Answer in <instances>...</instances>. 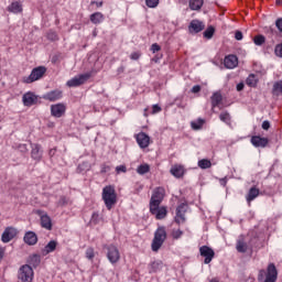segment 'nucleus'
<instances>
[{"mask_svg":"<svg viewBox=\"0 0 282 282\" xmlns=\"http://www.w3.org/2000/svg\"><path fill=\"white\" fill-rule=\"evenodd\" d=\"M101 197L108 210H111L118 203V194L116 193V187H113V185L105 186Z\"/></svg>","mask_w":282,"mask_h":282,"instance_id":"obj_1","label":"nucleus"},{"mask_svg":"<svg viewBox=\"0 0 282 282\" xmlns=\"http://www.w3.org/2000/svg\"><path fill=\"white\" fill-rule=\"evenodd\" d=\"M279 278V271H276V265L274 263H270L265 270H260L258 274V281L263 282H276V279Z\"/></svg>","mask_w":282,"mask_h":282,"instance_id":"obj_2","label":"nucleus"},{"mask_svg":"<svg viewBox=\"0 0 282 282\" xmlns=\"http://www.w3.org/2000/svg\"><path fill=\"white\" fill-rule=\"evenodd\" d=\"M164 241H166V227H159L154 232V238L152 240V251L158 252L164 245Z\"/></svg>","mask_w":282,"mask_h":282,"instance_id":"obj_3","label":"nucleus"},{"mask_svg":"<svg viewBox=\"0 0 282 282\" xmlns=\"http://www.w3.org/2000/svg\"><path fill=\"white\" fill-rule=\"evenodd\" d=\"M165 191L163 187H156L153 191V194L150 199V213H155L158 210V207L162 202L164 200Z\"/></svg>","mask_w":282,"mask_h":282,"instance_id":"obj_4","label":"nucleus"},{"mask_svg":"<svg viewBox=\"0 0 282 282\" xmlns=\"http://www.w3.org/2000/svg\"><path fill=\"white\" fill-rule=\"evenodd\" d=\"M46 72H47V68L45 66L35 67L32 69L30 76L23 77L22 83H25L26 85L36 83V80H41V78L45 76Z\"/></svg>","mask_w":282,"mask_h":282,"instance_id":"obj_5","label":"nucleus"},{"mask_svg":"<svg viewBox=\"0 0 282 282\" xmlns=\"http://www.w3.org/2000/svg\"><path fill=\"white\" fill-rule=\"evenodd\" d=\"M34 278V270H32V267L30 264H24L20 268L18 279L22 282H32V279Z\"/></svg>","mask_w":282,"mask_h":282,"instance_id":"obj_6","label":"nucleus"},{"mask_svg":"<svg viewBox=\"0 0 282 282\" xmlns=\"http://www.w3.org/2000/svg\"><path fill=\"white\" fill-rule=\"evenodd\" d=\"M91 78V73L82 74L68 80L66 83L67 87H80V85H85Z\"/></svg>","mask_w":282,"mask_h":282,"instance_id":"obj_7","label":"nucleus"},{"mask_svg":"<svg viewBox=\"0 0 282 282\" xmlns=\"http://www.w3.org/2000/svg\"><path fill=\"white\" fill-rule=\"evenodd\" d=\"M187 210H188V205L185 203H182L181 205L177 206L176 216H175L176 224H184V221H186Z\"/></svg>","mask_w":282,"mask_h":282,"instance_id":"obj_8","label":"nucleus"},{"mask_svg":"<svg viewBox=\"0 0 282 282\" xmlns=\"http://www.w3.org/2000/svg\"><path fill=\"white\" fill-rule=\"evenodd\" d=\"M17 235H19V231L17 230V228L7 227L4 229V231L2 232L1 241L3 243H10V241H12V239H14V237H17Z\"/></svg>","mask_w":282,"mask_h":282,"instance_id":"obj_9","label":"nucleus"},{"mask_svg":"<svg viewBox=\"0 0 282 282\" xmlns=\"http://www.w3.org/2000/svg\"><path fill=\"white\" fill-rule=\"evenodd\" d=\"M200 257H204V263L208 264L213 259H215V250L208 246H203L199 248Z\"/></svg>","mask_w":282,"mask_h":282,"instance_id":"obj_10","label":"nucleus"},{"mask_svg":"<svg viewBox=\"0 0 282 282\" xmlns=\"http://www.w3.org/2000/svg\"><path fill=\"white\" fill-rule=\"evenodd\" d=\"M107 258L110 263H118V261H120V251L118 250V247L110 245L107 247Z\"/></svg>","mask_w":282,"mask_h":282,"instance_id":"obj_11","label":"nucleus"},{"mask_svg":"<svg viewBox=\"0 0 282 282\" xmlns=\"http://www.w3.org/2000/svg\"><path fill=\"white\" fill-rule=\"evenodd\" d=\"M206 24L199 20H192L188 25V31L191 34H199V32H203L205 30Z\"/></svg>","mask_w":282,"mask_h":282,"instance_id":"obj_12","label":"nucleus"},{"mask_svg":"<svg viewBox=\"0 0 282 282\" xmlns=\"http://www.w3.org/2000/svg\"><path fill=\"white\" fill-rule=\"evenodd\" d=\"M66 107L64 104H56L51 106V113L54 118H63L66 111Z\"/></svg>","mask_w":282,"mask_h":282,"instance_id":"obj_13","label":"nucleus"},{"mask_svg":"<svg viewBox=\"0 0 282 282\" xmlns=\"http://www.w3.org/2000/svg\"><path fill=\"white\" fill-rule=\"evenodd\" d=\"M36 214L41 217L42 228H45V230H52V218L47 214H43L41 210H37Z\"/></svg>","mask_w":282,"mask_h":282,"instance_id":"obj_14","label":"nucleus"},{"mask_svg":"<svg viewBox=\"0 0 282 282\" xmlns=\"http://www.w3.org/2000/svg\"><path fill=\"white\" fill-rule=\"evenodd\" d=\"M224 65L227 69H235L239 65V58L236 55H228L225 57Z\"/></svg>","mask_w":282,"mask_h":282,"instance_id":"obj_15","label":"nucleus"},{"mask_svg":"<svg viewBox=\"0 0 282 282\" xmlns=\"http://www.w3.org/2000/svg\"><path fill=\"white\" fill-rule=\"evenodd\" d=\"M137 142L141 149H147L151 142V138L147 133L140 132L137 134Z\"/></svg>","mask_w":282,"mask_h":282,"instance_id":"obj_16","label":"nucleus"},{"mask_svg":"<svg viewBox=\"0 0 282 282\" xmlns=\"http://www.w3.org/2000/svg\"><path fill=\"white\" fill-rule=\"evenodd\" d=\"M23 102L25 107H32V105H36V102H39V97L33 93H26L23 95Z\"/></svg>","mask_w":282,"mask_h":282,"instance_id":"obj_17","label":"nucleus"},{"mask_svg":"<svg viewBox=\"0 0 282 282\" xmlns=\"http://www.w3.org/2000/svg\"><path fill=\"white\" fill-rule=\"evenodd\" d=\"M44 100H50V102H54V100H59L63 98V91L61 90H52L42 97Z\"/></svg>","mask_w":282,"mask_h":282,"instance_id":"obj_18","label":"nucleus"},{"mask_svg":"<svg viewBox=\"0 0 282 282\" xmlns=\"http://www.w3.org/2000/svg\"><path fill=\"white\" fill-rule=\"evenodd\" d=\"M39 241V237L34 234V231H28L24 235V242L28 243V246H36Z\"/></svg>","mask_w":282,"mask_h":282,"instance_id":"obj_19","label":"nucleus"},{"mask_svg":"<svg viewBox=\"0 0 282 282\" xmlns=\"http://www.w3.org/2000/svg\"><path fill=\"white\" fill-rule=\"evenodd\" d=\"M56 246H58V242L56 240H51L43 249L42 254L43 257L50 254V252H54L56 250Z\"/></svg>","mask_w":282,"mask_h":282,"instance_id":"obj_20","label":"nucleus"},{"mask_svg":"<svg viewBox=\"0 0 282 282\" xmlns=\"http://www.w3.org/2000/svg\"><path fill=\"white\" fill-rule=\"evenodd\" d=\"M268 138H261V137H252L251 138V143L253 147H262L265 148L268 147Z\"/></svg>","mask_w":282,"mask_h":282,"instance_id":"obj_21","label":"nucleus"},{"mask_svg":"<svg viewBox=\"0 0 282 282\" xmlns=\"http://www.w3.org/2000/svg\"><path fill=\"white\" fill-rule=\"evenodd\" d=\"M152 215H155V219H164L167 215V210H166V207L163 206V207H158L155 209V212H150Z\"/></svg>","mask_w":282,"mask_h":282,"instance_id":"obj_22","label":"nucleus"},{"mask_svg":"<svg viewBox=\"0 0 282 282\" xmlns=\"http://www.w3.org/2000/svg\"><path fill=\"white\" fill-rule=\"evenodd\" d=\"M8 11L18 14V12H23V6L18 1L12 2L11 6L8 7Z\"/></svg>","mask_w":282,"mask_h":282,"instance_id":"obj_23","label":"nucleus"},{"mask_svg":"<svg viewBox=\"0 0 282 282\" xmlns=\"http://www.w3.org/2000/svg\"><path fill=\"white\" fill-rule=\"evenodd\" d=\"M171 173L174 175V177H183L184 176V166H182V165H174L171 169Z\"/></svg>","mask_w":282,"mask_h":282,"instance_id":"obj_24","label":"nucleus"},{"mask_svg":"<svg viewBox=\"0 0 282 282\" xmlns=\"http://www.w3.org/2000/svg\"><path fill=\"white\" fill-rule=\"evenodd\" d=\"M257 197H259V188L251 187L247 195V202H252L253 199H257Z\"/></svg>","mask_w":282,"mask_h":282,"instance_id":"obj_25","label":"nucleus"},{"mask_svg":"<svg viewBox=\"0 0 282 282\" xmlns=\"http://www.w3.org/2000/svg\"><path fill=\"white\" fill-rule=\"evenodd\" d=\"M105 18V15H102V13L100 12H95L90 15V21L91 23H94L95 25H98V23L102 22V19Z\"/></svg>","mask_w":282,"mask_h":282,"instance_id":"obj_26","label":"nucleus"},{"mask_svg":"<svg viewBox=\"0 0 282 282\" xmlns=\"http://www.w3.org/2000/svg\"><path fill=\"white\" fill-rule=\"evenodd\" d=\"M202 6H204V0H189L191 10H202Z\"/></svg>","mask_w":282,"mask_h":282,"instance_id":"obj_27","label":"nucleus"},{"mask_svg":"<svg viewBox=\"0 0 282 282\" xmlns=\"http://www.w3.org/2000/svg\"><path fill=\"white\" fill-rule=\"evenodd\" d=\"M224 100L221 93H214L212 96V107H218V105Z\"/></svg>","mask_w":282,"mask_h":282,"instance_id":"obj_28","label":"nucleus"},{"mask_svg":"<svg viewBox=\"0 0 282 282\" xmlns=\"http://www.w3.org/2000/svg\"><path fill=\"white\" fill-rule=\"evenodd\" d=\"M31 155H32L33 160H41V145L40 144L33 145Z\"/></svg>","mask_w":282,"mask_h":282,"instance_id":"obj_29","label":"nucleus"},{"mask_svg":"<svg viewBox=\"0 0 282 282\" xmlns=\"http://www.w3.org/2000/svg\"><path fill=\"white\" fill-rule=\"evenodd\" d=\"M236 250L239 252H248V243H246L243 240H238L236 245Z\"/></svg>","mask_w":282,"mask_h":282,"instance_id":"obj_30","label":"nucleus"},{"mask_svg":"<svg viewBox=\"0 0 282 282\" xmlns=\"http://www.w3.org/2000/svg\"><path fill=\"white\" fill-rule=\"evenodd\" d=\"M204 39H213L215 36V26L209 25L203 33Z\"/></svg>","mask_w":282,"mask_h":282,"instance_id":"obj_31","label":"nucleus"},{"mask_svg":"<svg viewBox=\"0 0 282 282\" xmlns=\"http://www.w3.org/2000/svg\"><path fill=\"white\" fill-rule=\"evenodd\" d=\"M273 96H281L282 95V82H276L274 85H273Z\"/></svg>","mask_w":282,"mask_h":282,"instance_id":"obj_32","label":"nucleus"},{"mask_svg":"<svg viewBox=\"0 0 282 282\" xmlns=\"http://www.w3.org/2000/svg\"><path fill=\"white\" fill-rule=\"evenodd\" d=\"M149 171H151V166H149V164L139 165L137 169V173H139V175H145Z\"/></svg>","mask_w":282,"mask_h":282,"instance_id":"obj_33","label":"nucleus"},{"mask_svg":"<svg viewBox=\"0 0 282 282\" xmlns=\"http://www.w3.org/2000/svg\"><path fill=\"white\" fill-rule=\"evenodd\" d=\"M246 84L249 87H257V76L254 74H251L248 76Z\"/></svg>","mask_w":282,"mask_h":282,"instance_id":"obj_34","label":"nucleus"},{"mask_svg":"<svg viewBox=\"0 0 282 282\" xmlns=\"http://www.w3.org/2000/svg\"><path fill=\"white\" fill-rule=\"evenodd\" d=\"M29 263H31V265L36 268V265L41 263V257L39 254H32L29 259Z\"/></svg>","mask_w":282,"mask_h":282,"instance_id":"obj_35","label":"nucleus"},{"mask_svg":"<svg viewBox=\"0 0 282 282\" xmlns=\"http://www.w3.org/2000/svg\"><path fill=\"white\" fill-rule=\"evenodd\" d=\"M198 166L199 169H210L213 166V163H210V160L208 159H203L198 161Z\"/></svg>","mask_w":282,"mask_h":282,"instance_id":"obj_36","label":"nucleus"},{"mask_svg":"<svg viewBox=\"0 0 282 282\" xmlns=\"http://www.w3.org/2000/svg\"><path fill=\"white\" fill-rule=\"evenodd\" d=\"M253 43H254V45H263V43H265V36L261 35V34L254 36Z\"/></svg>","mask_w":282,"mask_h":282,"instance_id":"obj_37","label":"nucleus"},{"mask_svg":"<svg viewBox=\"0 0 282 282\" xmlns=\"http://www.w3.org/2000/svg\"><path fill=\"white\" fill-rule=\"evenodd\" d=\"M219 118L223 122H226L227 124H230V113L223 112V113H220Z\"/></svg>","mask_w":282,"mask_h":282,"instance_id":"obj_38","label":"nucleus"},{"mask_svg":"<svg viewBox=\"0 0 282 282\" xmlns=\"http://www.w3.org/2000/svg\"><path fill=\"white\" fill-rule=\"evenodd\" d=\"M69 204V198L66 196H61L59 200L57 202V206H67Z\"/></svg>","mask_w":282,"mask_h":282,"instance_id":"obj_39","label":"nucleus"},{"mask_svg":"<svg viewBox=\"0 0 282 282\" xmlns=\"http://www.w3.org/2000/svg\"><path fill=\"white\" fill-rule=\"evenodd\" d=\"M148 8H158L160 0H145Z\"/></svg>","mask_w":282,"mask_h":282,"instance_id":"obj_40","label":"nucleus"},{"mask_svg":"<svg viewBox=\"0 0 282 282\" xmlns=\"http://www.w3.org/2000/svg\"><path fill=\"white\" fill-rule=\"evenodd\" d=\"M47 39L48 41H58V35L56 34V32L51 31L47 33Z\"/></svg>","mask_w":282,"mask_h":282,"instance_id":"obj_41","label":"nucleus"},{"mask_svg":"<svg viewBox=\"0 0 282 282\" xmlns=\"http://www.w3.org/2000/svg\"><path fill=\"white\" fill-rule=\"evenodd\" d=\"M86 257L87 259L91 260L94 259V257H96L95 252H94V248H88L86 251Z\"/></svg>","mask_w":282,"mask_h":282,"instance_id":"obj_42","label":"nucleus"},{"mask_svg":"<svg viewBox=\"0 0 282 282\" xmlns=\"http://www.w3.org/2000/svg\"><path fill=\"white\" fill-rule=\"evenodd\" d=\"M274 52H275V55H278L280 58H282V43H281V44H278V45L275 46Z\"/></svg>","mask_w":282,"mask_h":282,"instance_id":"obj_43","label":"nucleus"},{"mask_svg":"<svg viewBox=\"0 0 282 282\" xmlns=\"http://www.w3.org/2000/svg\"><path fill=\"white\" fill-rule=\"evenodd\" d=\"M202 124H204V120L199 119V124L196 122H192V128L197 131L198 129H202Z\"/></svg>","mask_w":282,"mask_h":282,"instance_id":"obj_44","label":"nucleus"},{"mask_svg":"<svg viewBox=\"0 0 282 282\" xmlns=\"http://www.w3.org/2000/svg\"><path fill=\"white\" fill-rule=\"evenodd\" d=\"M182 235H183V231L180 230V229L174 230V231L172 232L173 239H180V237H182Z\"/></svg>","mask_w":282,"mask_h":282,"instance_id":"obj_45","label":"nucleus"},{"mask_svg":"<svg viewBox=\"0 0 282 282\" xmlns=\"http://www.w3.org/2000/svg\"><path fill=\"white\" fill-rule=\"evenodd\" d=\"M151 50L153 52V54H155V52H160V50H162V47H160V45L158 43L152 44Z\"/></svg>","mask_w":282,"mask_h":282,"instance_id":"obj_46","label":"nucleus"},{"mask_svg":"<svg viewBox=\"0 0 282 282\" xmlns=\"http://www.w3.org/2000/svg\"><path fill=\"white\" fill-rule=\"evenodd\" d=\"M117 173H127V166L119 165L116 167Z\"/></svg>","mask_w":282,"mask_h":282,"instance_id":"obj_47","label":"nucleus"},{"mask_svg":"<svg viewBox=\"0 0 282 282\" xmlns=\"http://www.w3.org/2000/svg\"><path fill=\"white\" fill-rule=\"evenodd\" d=\"M275 26L278 28L279 32H282V18H279L275 21Z\"/></svg>","mask_w":282,"mask_h":282,"instance_id":"obj_48","label":"nucleus"},{"mask_svg":"<svg viewBox=\"0 0 282 282\" xmlns=\"http://www.w3.org/2000/svg\"><path fill=\"white\" fill-rule=\"evenodd\" d=\"M235 39L236 41H241V39H243V33L241 31H236Z\"/></svg>","mask_w":282,"mask_h":282,"instance_id":"obj_49","label":"nucleus"},{"mask_svg":"<svg viewBox=\"0 0 282 282\" xmlns=\"http://www.w3.org/2000/svg\"><path fill=\"white\" fill-rule=\"evenodd\" d=\"M202 91V86L196 85L192 88V94H199Z\"/></svg>","mask_w":282,"mask_h":282,"instance_id":"obj_50","label":"nucleus"},{"mask_svg":"<svg viewBox=\"0 0 282 282\" xmlns=\"http://www.w3.org/2000/svg\"><path fill=\"white\" fill-rule=\"evenodd\" d=\"M160 111H162V108L159 105H154L152 107V112L153 113H160Z\"/></svg>","mask_w":282,"mask_h":282,"instance_id":"obj_51","label":"nucleus"},{"mask_svg":"<svg viewBox=\"0 0 282 282\" xmlns=\"http://www.w3.org/2000/svg\"><path fill=\"white\" fill-rule=\"evenodd\" d=\"M3 257H6V247L0 246V261L3 260Z\"/></svg>","mask_w":282,"mask_h":282,"instance_id":"obj_52","label":"nucleus"},{"mask_svg":"<svg viewBox=\"0 0 282 282\" xmlns=\"http://www.w3.org/2000/svg\"><path fill=\"white\" fill-rule=\"evenodd\" d=\"M130 58H131L132 61H138V58H140V53H138V52L132 53V54L130 55Z\"/></svg>","mask_w":282,"mask_h":282,"instance_id":"obj_53","label":"nucleus"},{"mask_svg":"<svg viewBox=\"0 0 282 282\" xmlns=\"http://www.w3.org/2000/svg\"><path fill=\"white\" fill-rule=\"evenodd\" d=\"M262 129H263L264 131H268V129H270V121H263V122H262Z\"/></svg>","mask_w":282,"mask_h":282,"instance_id":"obj_54","label":"nucleus"},{"mask_svg":"<svg viewBox=\"0 0 282 282\" xmlns=\"http://www.w3.org/2000/svg\"><path fill=\"white\" fill-rule=\"evenodd\" d=\"M243 87H245L243 83H239L237 85L236 89H237V91H243Z\"/></svg>","mask_w":282,"mask_h":282,"instance_id":"obj_55","label":"nucleus"},{"mask_svg":"<svg viewBox=\"0 0 282 282\" xmlns=\"http://www.w3.org/2000/svg\"><path fill=\"white\" fill-rule=\"evenodd\" d=\"M90 3H91V6L96 4L97 8H102V1H100V2L91 1Z\"/></svg>","mask_w":282,"mask_h":282,"instance_id":"obj_56","label":"nucleus"},{"mask_svg":"<svg viewBox=\"0 0 282 282\" xmlns=\"http://www.w3.org/2000/svg\"><path fill=\"white\" fill-rule=\"evenodd\" d=\"M48 155H51V158H54V155H56V149H51Z\"/></svg>","mask_w":282,"mask_h":282,"instance_id":"obj_57","label":"nucleus"},{"mask_svg":"<svg viewBox=\"0 0 282 282\" xmlns=\"http://www.w3.org/2000/svg\"><path fill=\"white\" fill-rule=\"evenodd\" d=\"M109 170H110V167L107 166V165H105V166L101 169V173H107V171H109Z\"/></svg>","mask_w":282,"mask_h":282,"instance_id":"obj_58","label":"nucleus"},{"mask_svg":"<svg viewBox=\"0 0 282 282\" xmlns=\"http://www.w3.org/2000/svg\"><path fill=\"white\" fill-rule=\"evenodd\" d=\"M124 73V66H120L118 68V74H123Z\"/></svg>","mask_w":282,"mask_h":282,"instance_id":"obj_59","label":"nucleus"},{"mask_svg":"<svg viewBox=\"0 0 282 282\" xmlns=\"http://www.w3.org/2000/svg\"><path fill=\"white\" fill-rule=\"evenodd\" d=\"M20 149H21V151H28V149L25 148V144L20 145Z\"/></svg>","mask_w":282,"mask_h":282,"instance_id":"obj_60","label":"nucleus"},{"mask_svg":"<svg viewBox=\"0 0 282 282\" xmlns=\"http://www.w3.org/2000/svg\"><path fill=\"white\" fill-rule=\"evenodd\" d=\"M282 4V1L281 0H276L275 1V6H281Z\"/></svg>","mask_w":282,"mask_h":282,"instance_id":"obj_61","label":"nucleus"},{"mask_svg":"<svg viewBox=\"0 0 282 282\" xmlns=\"http://www.w3.org/2000/svg\"><path fill=\"white\" fill-rule=\"evenodd\" d=\"M223 182H224V184H226V180L225 178H223Z\"/></svg>","mask_w":282,"mask_h":282,"instance_id":"obj_62","label":"nucleus"},{"mask_svg":"<svg viewBox=\"0 0 282 282\" xmlns=\"http://www.w3.org/2000/svg\"><path fill=\"white\" fill-rule=\"evenodd\" d=\"M94 36H96V32H94Z\"/></svg>","mask_w":282,"mask_h":282,"instance_id":"obj_63","label":"nucleus"}]
</instances>
